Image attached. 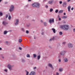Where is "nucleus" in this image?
I'll list each match as a JSON object with an SVG mask.
<instances>
[{
    "mask_svg": "<svg viewBox=\"0 0 75 75\" xmlns=\"http://www.w3.org/2000/svg\"><path fill=\"white\" fill-rule=\"evenodd\" d=\"M60 28L64 30H68L69 29V26L68 25H61L59 26Z\"/></svg>",
    "mask_w": 75,
    "mask_h": 75,
    "instance_id": "nucleus-1",
    "label": "nucleus"
},
{
    "mask_svg": "<svg viewBox=\"0 0 75 75\" xmlns=\"http://www.w3.org/2000/svg\"><path fill=\"white\" fill-rule=\"evenodd\" d=\"M67 45L68 47L69 48H71L73 47V45L72 44V43H68L67 44Z\"/></svg>",
    "mask_w": 75,
    "mask_h": 75,
    "instance_id": "nucleus-2",
    "label": "nucleus"
},
{
    "mask_svg": "<svg viewBox=\"0 0 75 75\" xmlns=\"http://www.w3.org/2000/svg\"><path fill=\"white\" fill-rule=\"evenodd\" d=\"M65 52H67V51H65L63 50L60 52V55H61L64 56V55H65Z\"/></svg>",
    "mask_w": 75,
    "mask_h": 75,
    "instance_id": "nucleus-3",
    "label": "nucleus"
},
{
    "mask_svg": "<svg viewBox=\"0 0 75 75\" xmlns=\"http://www.w3.org/2000/svg\"><path fill=\"white\" fill-rule=\"evenodd\" d=\"M14 7L13 5H12L10 7V9H9V11L10 12H11L13 10H14Z\"/></svg>",
    "mask_w": 75,
    "mask_h": 75,
    "instance_id": "nucleus-4",
    "label": "nucleus"
},
{
    "mask_svg": "<svg viewBox=\"0 0 75 75\" xmlns=\"http://www.w3.org/2000/svg\"><path fill=\"white\" fill-rule=\"evenodd\" d=\"M15 25H17L18 24V22H19V20L17 19H16V20L15 21Z\"/></svg>",
    "mask_w": 75,
    "mask_h": 75,
    "instance_id": "nucleus-5",
    "label": "nucleus"
},
{
    "mask_svg": "<svg viewBox=\"0 0 75 75\" xmlns=\"http://www.w3.org/2000/svg\"><path fill=\"white\" fill-rule=\"evenodd\" d=\"M40 7V4L37 3H36V7L39 8Z\"/></svg>",
    "mask_w": 75,
    "mask_h": 75,
    "instance_id": "nucleus-6",
    "label": "nucleus"
},
{
    "mask_svg": "<svg viewBox=\"0 0 75 75\" xmlns=\"http://www.w3.org/2000/svg\"><path fill=\"white\" fill-rule=\"evenodd\" d=\"M8 67L10 70H11L12 69V66L10 64L8 65Z\"/></svg>",
    "mask_w": 75,
    "mask_h": 75,
    "instance_id": "nucleus-7",
    "label": "nucleus"
},
{
    "mask_svg": "<svg viewBox=\"0 0 75 75\" xmlns=\"http://www.w3.org/2000/svg\"><path fill=\"white\" fill-rule=\"evenodd\" d=\"M54 19H52V20L50 19L49 21V22L50 24L52 23V22H54Z\"/></svg>",
    "mask_w": 75,
    "mask_h": 75,
    "instance_id": "nucleus-8",
    "label": "nucleus"
},
{
    "mask_svg": "<svg viewBox=\"0 0 75 75\" xmlns=\"http://www.w3.org/2000/svg\"><path fill=\"white\" fill-rule=\"evenodd\" d=\"M2 24L4 25H6V24L8 23L6 21H3Z\"/></svg>",
    "mask_w": 75,
    "mask_h": 75,
    "instance_id": "nucleus-9",
    "label": "nucleus"
},
{
    "mask_svg": "<svg viewBox=\"0 0 75 75\" xmlns=\"http://www.w3.org/2000/svg\"><path fill=\"white\" fill-rule=\"evenodd\" d=\"M64 62H67L68 61V59L67 58H65L64 59Z\"/></svg>",
    "mask_w": 75,
    "mask_h": 75,
    "instance_id": "nucleus-10",
    "label": "nucleus"
},
{
    "mask_svg": "<svg viewBox=\"0 0 75 75\" xmlns=\"http://www.w3.org/2000/svg\"><path fill=\"white\" fill-rule=\"evenodd\" d=\"M53 1H54V0H51L49 1L48 2V3L49 4H52V3H53Z\"/></svg>",
    "mask_w": 75,
    "mask_h": 75,
    "instance_id": "nucleus-11",
    "label": "nucleus"
},
{
    "mask_svg": "<svg viewBox=\"0 0 75 75\" xmlns=\"http://www.w3.org/2000/svg\"><path fill=\"white\" fill-rule=\"evenodd\" d=\"M32 6L33 7H36V3L33 4Z\"/></svg>",
    "mask_w": 75,
    "mask_h": 75,
    "instance_id": "nucleus-12",
    "label": "nucleus"
},
{
    "mask_svg": "<svg viewBox=\"0 0 75 75\" xmlns=\"http://www.w3.org/2000/svg\"><path fill=\"white\" fill-rule=\"evenodd\" d=\"M52 30L53 31L54 33H56V30H55V29L54 28H52Z\"/></svg>",
    "mask_w": 75,
    "mask_h": 75,
    "instance_id": "nucleus-13",
    "label": "nucleus"
},
{
    "mask_svg": "<svg viewBox=\"0 0 75 75\" xmlns=\"http://www.w3.org/2000/svg\"><path fill=\"white\" fill-rule=\"evenodd\" d=\"M67 16H63L62 17V18H63V19H64L65 18H67Z\"/></svg>",
    "mask_w": 75,
    "mask_h": 75,
    "instance_id": "nucleus-14",
    "label": "nucleus"
},
{
    "mask_svg": "<svg viewBox=\"0 0 75 75\" xmlns=\"http://www.w3.org/2000/svg\"><path fill=\"white\" fill-rule=\"evenodd\" d=\"M8 33V31L7 30H6L4 31V35H6V34H7V33Z\"/></svg>",
    "mask_w": 75,
    "mask_h": 75,
    "instance_id": "nucleus-15",
    "label": "nucleus"
},
{
    "mask_svg": "<svg viewBox=\"0 0 75 75\" xmlns=\"http://www.w3.org/2000/svg\"><path fill=\"white\" fill-rule=\"evenodd\" d=\"M49 67H51V68H53V67H52V64H48Z\"/></svg>",
    "mask_w": 75,
    "mask_h": 75,
    "instance_id": "nucleus-16",
    "label": "nucleus"
},
{
    "mask_svg": "<svg viewBox=\"0 0 75 75\" xmlns=\"http://www.w3.org/2000/svg\"><path fill=\"white\" fill-rule=\"evenodd\" d=\"M59 70L60 72H62L63 71V68H60L59 69Z\"/></svg>",
    "mask_w": 75,
    "mask_h": 75,
    "instance_id": "nucleus-17",
    "label": "nucleus"
},
{
    "mask_svg": "<svg viewBox=\"0 0 75 75\" xmlns=\"http://www.w3.org/2000/svg\"><path fill=\"white\" fill-rule=\"evenodd\" d=\"M62 12H63V10H61L59 11L58 13H59V14L60 13H62Z\"/></svg>",
    "mask_w": 75,
    "mask_h": 75,
    "instance_id": "nucleus-18",
    "label": "nucleus"
},
{
    "mask_svg": "<svg viewBox=\"0 0 75 75\" xmlns=\"http://www.w3.org/2000/svg\"><path fill=\"white\" fill-rule=\"evenodd\" d=\"M66 5H67V3L66 2H64L63 4V7H66V6H66Z\"/></svg>",
    "mask_w": 75,
    "mask_h": 75,
    "instance_id": "nucleus-19",
    "label": "nucleus"
},
{
    "mask_svg": "<svg viewBox=\"0 0 75 75\" xmlns=\"http://www.w3.org/2000/svg\"><path fill=\"white\" fill-rule=\"evenodd\" d=\"M41 58V56L40 55H39L38 56V59L39 60L40 59V58Z\"/></svg>",
    "mask_w": 75,
    "mask_h": 75,
    "instance_id": "nucleus-20",
    "label": "nucleus"
},
{
    "mask_svg": "<svg viewBox=\"0 0 75 75\" xmlns=\"http://www.w3.org/2000/svg\"><path fill=\"white\" fill-rule=\"evenodd\" d=\"M68 10L69 11H70V9H71V6H69L68 7Z\"/></svg>",
    "mask_w": 75,
    "mask_h": 75,
    "instance_id": "nucleus-21",
    "label": "nucleus"
},
{
    "mask_svg": "<svg viewBox=\"0 0 75 75\" xmlns=\"http://www.w3.org/2000/svg\"><path fill=\"white\" fill-rule=\"evenodd\" d=\"M54 40V37H53L52 38L50 39V41H52V40Z\"/></svg>",
    "mask_w": 75,
    "mask_h": 75,
    "instance_id": "nucleus-22",
    "label": "nucleus"
},
{
    "mask_svg": "<svg viewBox=\"0 0 75 75\" xmlns=\"http://www.w3.org/2000/svg\"><path fill=\"white\" fill-rule=\"evenodd\" d=\"M11 16H9V17L8 18L9 19V20H11Z\"/></svg>",
    "mask_w": 75,
    "mask_h": 75,
    "instance_id": "nucleus-23",
    "label": "nucleus"
},
{
    "mask_svg": "<svg viewBox=\"0 0 75 75\" xmlns=\"http://www.w3.org/2000/svg\"><path fill=\"white\" fill-rule=\"evenodd\" d=\"M22 61L23 62H25V60L23 59H22Z\"/></svg>",
    "mask_w": 75,
    "mask_h": 75,
    "instance_id": "nucleus-24",
    "label": "nucleus"
},
{
    "mask_svg": "<svg viewBox=\"0 0 75 75\" xmlns=\"http://www.w3.org/2000/svg\"><path fill=\"white\" fill-rule=\"evenodd\" d=\"M33 55L34 56V58H35L37 57V55L36 54H34Z\"/></svg>",
    "mask_w": 75,
    "mask_h": 75,
    "instance_id": "nucleus-25",
    "label": "nucleus"
},
{
    "mask_svg": "<svg viewBox=\"0 0 75 75\" xmlns=\"http://www.w3.org/2000/svg\"><path fill=\"white\" fill-rule=\"evenodd\" d=\"M19 42H22V40L21 39H19Z\"/></svg>",
    "mask_w": 75,
    "mask_h": 75,
    "instance_id": "nucleus-26",
    "label": "nucleus"
},
{
    "mask_svg": "<svg viewBox=\"0 0 75 75\" xmlns=\"http://www.w3.org/2000/svg\"><path fill=\"white\" fill-rule=\"evenodd\" d=\"M27 57L28 58H30V55H29L28 54H27Z\"/></svg>",
    "mask_w": 75,
    "mask_h": 75,
    "instance_id": "nucleus-27",
    "label": "nucleus"
},
{
    "mask_svg": "<svg viewBox=\"0 0 75 75\" xmlns=\"http://www.w3.org/2000/svg\"><path fill=\"white\" fill-rule=\"evenodd\" d=\"M52 11H53V9L52 8H51L50 9V12H52Z\"/></svg>",
    "mask_w": 75,
    "mask_h": 75,
    "instance_id": "nucleus-28",
    "label": "nucleus"
},
{
    "mask_svg": "<svg viewBox=\"0 0 75 75\" xmlns=\"http://www.w3.org/2000/svg\"><path fill=\"white\" fill-rule=\"evenodd\" d=\"M58 12V9H57L55 11V13H57Z\"/></svg>",
    "mask_w": 75,
    "mask_h": 75,
    "instance_id": "nucleus-29",
    "label": "nucleus"
},
{
    "mask_svg": "<svg viewBox=\"0 0 75 75\" xmlns=\"http://www.w3.org/2000/svg\"><path fill=\"white\" fill-rule=\"evenodd\" d=\"M44 24L45 26H46V25H47V23L46 22H44Z\"/></svg>",
    "mask_w": 75,
    "mask_h": 75,
    "instance_id": "nucleus-30",
    "label": "nucleus"
},
{
    "mask_svg": "<svg viewBox=\"0 0 75 75\" xmlns=\"http://www.w3.org/2000/svg\"><path fill=\"white\" fill-rule=\"evenodd\" d=\"M0 15L1 16H3V13L0 12Z\"/></svg>",
    "mask_w": 75,
    "mask_h": 75,
    "instance_id": "nucleus-31",
    "label": "nucleus"
},
{
    "mask_svg": "<svg viewBox=\"0 0 75 75\" xmlns=\"http://www.w3.org/2000/svg\"><path fill=\"white\" fill-rule=\"evenodd\" d=\"M59 34H60V35H62V32H60Z\"/></svg>",
    "mask_w": 75,
    "mask_h": 75,
    "instance_id": "nucleus-32",
    "label": "nucleus"
},
{
    "mask_svg": "<svg viewBox=\"0 0 75 75\" xmlns=\"http://www.w3.org/2000/svg\"><path fill=\"white\" fill-rule=\"evenodd\" d=\"M66 44V42H64L62 43V44H63V45H65Z\"/></svg>",
    "mask_w": 75,
    "mask_h": 75,
    "instance_id": "nucleus-33",
    "label": "nucleus"
},
{
    "mask_svg": "<svg viewBox=\"0 0 75 75\" xmlns=\"http://www.w3.org/2000/svg\"><path fill=\"white\" fill-rule=\"evenodd\" d=\"M26 33H27V34H28L29 33V32H28V30H26Z\"/></svg>",
    "mask_w": 75,
    "mask_h": 75,
    "instance_id": "nucleus-34",
    "label": "nucleus"
},
{
    "mask_svg": "<svg viewBox=\"0 0 75 75\" xmlns=\"http://www.w3.org/2000/svg\"><path fill=\"white\" fill-rule=\"evenodd\" d=\"M29 73V72H28V71H27V72H26V75H28Z\"/></svg>",
    "mask_w": 75,
    "mask_h": 75,
    "instance_id": "nucleus-35",
    "label": "nucleus"
},
{
    "mask_svg": "<svg viewBox=\"0 0 75 75\" xmlns=\"http://www.w3.org/2000/svg\"><path fill=\"white\" fill-rule=\"evenodd\" d=\"M19 48L20 50H22V48L21 47H19Z\"/></svg>",
    "mask_w": 75,
    "mask_h": 75,
    "instance_id": "nucleus-36",
    "label": "nucleus"
},
{
    "mask_svg": "<svg viewBox=\"0 0 75 75\" xmlns=\"http://www.w3.org/2000/svg\"><path fill=\"white\" fill-rule=\"evenodd\" d=\"M59 21H61V19L60 18H59Z\"/></svg>",
    "mask_w": 75,
    "mask_h": 75,
    "instance_id": "nucleus-37",
    "label": "nucleus"
},
{
    "mask_svg": "<svg viewBox=\"0 0 75 75\" xmlns=\"http://www.w3.org/2000/svg\"><path fill=\"white\" fill-rule=\"evenodd\" d=\"M59 3L60 4H62V1H59Z\"/></svg>",
    "mask_w": 75,
    "mask_h": 75,
    "instance_id": "nucleus-38",
    "label": "nucleus"
},
{
    "mask_svg": "<svg viewBox=\"0 0 75 75\" xmlns=\"http://www.w3.org/2000/svg\"><path fill=\"white\" fill-rule=\"evenodd\" d=\"M4 71H5L6 72H7V69H5Z\"/></svg>",
    "mask_w": 75,
    "mask_h": 75,
    "instance_id": "nucleus-39",
    "label": "nucleus"
},
{
    "mask_svg": "<svg viewBox=\"0 0 75 75\" xmlns=\"http://www.w3.org/2000/svg\"><path fill=\"white\" fill-rule=\"evenodd\" d=\"M59 75V73H58L57 72L56 73V75Z\"/></svg>",
    "mask_w": 75,
    "mask_h": 75,
    "instance_id": "nucleus-40",
    "label": "nucleus"
},
{
    "mask_svg": "<svg viewBox=\"0 0 75 75\" xmlns=\"http://www.w3.org/2000/svg\"><path fill=\"white\" fill-rule=\"evenodd\" d=\"M61 59H59V62H61Z\"/></svg>",
    "mask_w": 75,
    "mask_h": 75,
    "instance_id": "nucleus-41",
    "label": "nucleus"
},
{
    "mask_svg": "<svg viewBox=\"0 0 75 75\" xmlns=\"http://www.w3.org/2000/svg\"><path fill=\"white\" fill-rule=\"evenodd\" d=\"M58 57L59 58H60V57H61V55H60V54L59 55Z\"/></svg>",
    "mask_w": 75,
    "mask_h": 75,
    "instance_id": "nucleus-42",
    "label": "nucleus"
},
{
    "mask_svg": "<svg viewBox=\"0 0 75 75\" xmlns=\"http://www.w3.org/2000/svg\"><path fill=\"white\" fill-rule=\"evenodd\" d=\"M8 17V15H6V18H7Z\"/></svg>",
    "mask_w": 75,
    "mask_h": 75,
    "instance_id": "nucleus-43",
    "label": "nucleus"
},
{
    "mask_svg": "<svg viewBox=\"0 0 75 75\" xmlns=\"http://www.w3.org/2000/svg\"><path fill=\"white\" fill-rule=\"evenodd\" d=\"M71 1V0H67V2H69Z\"/></svg>",
    "mask_w": 75,
    "mask_h": 75,
    "instance_id": "nucleus-44",
    "label": "nucleus"
},
{
    "mask_svg": "<svg viewBox=\"0 0 75 75\" xmlns=\"http://www.w3.org/2000/svg\"><path fill=\"white\" fill-rule=\"evenodd\" d=\"M45 7H46V8H48V6L46 5Z\"/></svg>",
    "mask_w": 75,
    "mask_h": 75,
    "instance_id": "nucleus-45",
    "label": "nucleus"
},
{
    "mask_svg": "<svg viewBox=\"0 0 75 75\" xmlns=\"http://www.w3.org/2000/svg\"><path fill=\"white\" fill-rule=\"evenodd\" d=\"M36 68H37V67H35L33 68V69H36Z\"/></svg>",
    "mask_w": 75,
    "mask_h": 75,
    "instance_id": "nucleus-46",
    "label": "nucleus"
},
{
    "mask_svg": "<svg viewBox=\"0 0 75 75\" xmlns=\"http://www.w3.org/2000/svg\"><path fill=\"white\" fill-rule=\"evenodd\" d=\"M66 13H64V16H65V15H66Z\"/></svg>",
    "mask_w": 75,
    "mask_h": 75,
    "instance_id": "nucleus-47",
    "label": "nucleus"
},
{
    "mask_svg": "<svg viewBox=\"0 0 75 75\" xmlns=\"http://www.w3.org/2000/svg\"><path fill=\"white\" fill-rule=\"evenodd\" d=\"M73 9H74V8H71V10H73Z\"/></svg>",
    "mask_w": 75,
    "mask_h": 75,
    "instance_id": "nucleus-48",
    "label": "nucleus"
},
{
    "mask_svg": "<svg viewBox=\"0 0 75 75\" xmlns=\"http://www.w3.org/2000/svg\"><path fill=\"white\" fill-rule=\"evenodd\" d=\"M74 32L75 33V28L74 29Z\"/></svg>",
    "mask_w": 75,
    "mask_h": 75,
    "instance_id": "nucleus-49",
    "label": "nucleus"
},
{
    "mask_svg": "<svg viewBox=\"0 0 75 75\" xmlns=\"http://www.w3.org/2000/svg\"><path fill=\"white\" fill-rule=\"evenodd\" d=\"M42 35H44V32H42Z\"/></svg>",
    "mask_w": 75,
    "mask_h": 75,
    "instance_id": "nucleus-50",
    "label": "nucleus"
},
{
    "mask_svg": "<svg viewBox=\"0 0 75 75\" xmlns=\"http://www.w3.org/2000/svg\"><path fill=\"white\" fill-rule=\"evenodd\" d=\"M41 23H43V21L42 20H41Z\"/></svg>",
    "mask_w": 75,
    "mask_h": 75,
    "instance_id": "nucleus-51",
    "label": "nucleus"
},
{
    "mask_svg": "<svg viewBox=\"0 0 75 75\" xmlns=\"http://www.w3.org/2000/svg\"><path fill=\"white\" fill-rule=\"evenodd\" d=\"M2 50V49L1 48V47H0V50Z\"/></svg>",
    "mask_w": 75,
    "mask_h": 75,
    "instance_id": "nucleus-52",
    "label": "nucleus"
},
{
    "mask_svg": "<svg viewBox=\"0 0 75 75\" xmlns=\"http://www.w3.org/2000/svg\"><path fill=\"white\" fill-rule=\"evenodd\" d=\"M28 1H31V0H28Z\"/></svg>",
    "mask_w": 75,
    "mask_h": 75,
    "instance_id": "nucleus-53",
    "label": "nucleus"
},
{
    "mask_svg": "<svg viewBox=\"0 0 75 75\" xmlns=\"http://www.w3.org/2000/svg\"><path fill=\"white\" fill-rule=\"evenodd\" d=\"M22 31H24V29H23V28H22Z\"/></svg>",
    "mask_w": 75,
    "mask_h": 75,
    "instance_id": "nucleus-54",
    "label": "nucleus"
},
{
    "mask_svg": "<svg viewBox=\"0 0 75 75\" xmlns=\"http://www.w3.org/2000/svg\"><path fill=\"white\" fill-rule=\"evenodd\" d=\"M2 58H3V59H4V57L2 56Z\"/></svg>",
    "mask_w": 75,
    "mask_h": 75,
    "instance_id": "nucleus-55",
    "label": "nucleus"
},
{
    "mask_svg": "<svg viewBox=\"0 0 75 75\" xmlns=\"http://www.w3.org/2000/svg\"><path fill=\"white\" fill-rule=\"evenodd\" d=\"M58 18H59V15L58 16Z\"/></svg>",
    "mask_w": 75,
    "mask_h": 75,
    "instance_id": "nucleus-56",
    "label": "nucleus"
},
{
    "mask_svg": "<svg viewBox=\"0 0 75 75\" xmlns=\"http://www.w3.org/2000/svg\"><path fill=\"white\" fill-rule=\"evenodd\" d=\"M2 1V0H0V2H1Z\"/></svg>",
    "mask_w": 75,
    "mask_h": 75,
    "instance_id": "nucleus-57",
    "label": "nucleus"
}]
</instances>
